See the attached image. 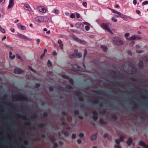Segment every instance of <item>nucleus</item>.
Here are the masks:
<instances>
[{
  "mask_svg": "<svg viewBox=\"0 0 148 148\" xmlns=\"http://www.w3.org/2000/svg\"><path fill=\"white\" fill-rule=\"evenodd\" d=\"M66 88L68 89H71L72 88V86L69 84H67L66 86Z\"/></svg>",
  "mask_w": 148,
  "mask_h": 148,
  "instance_id": "34",
  "label": "nucleus"
},
{
  "mask_svg": "<svg viewBox=\"0 0 148 148\" xmlns=\"http://www.w3.org/2000/svg\"><path fill=\"white\" fill-rule=\"evenodd\" d=\"M105 101L102 100L101 101H100L98 99H90L88 103L94 106L97 107H99L102 108L106 106L111 107L110 105H108L106 104L105 103Z\"/></svg>",
  "mask_w": 148,
  "mask_h": 148,
  "instance_id": "1",
  "label": "nucleus"
},
{
  "mask_svg": "<svg viewBox=\"0 0 148 148\" xmlns=\"http://www.w3.org/2000/svg\"><path fill=\"white\" fill-rule=\"evenodd\" d=\"M116 71L113 70H111V73L113 74H115L116 73Z\"/></svg>",
  "mask_w": 148,
  "mask_h": 148,
  "instance_id": "52",
  "label": "nucleus"
},
{
  "mask_svg": "<svg viewBox=\"0 0 148 148\" xmlns=\"http://www.w3.org/2000/svg\"><path fill=\"white\" fill-rule=\"evenodd\" d=\"M18 115L19 117L22 116L25 119H26L27 118V116L26 115H24L19 113L18 114Z\"/></svg>",
  "mask_w": 148,
  "mask_h": 148,
  "instance_id": "25",
  "label": "nucleus"
},
{
  "mask_svg": "<svg viewBox=\"0 0 148 148\" xmlns=\"http://www.w3.org/2000/svg\"><path fill=\"white\" fill-rule=\"evenodd\" d=\"M132 139L131 138H129L128 140L126 141V143L128 145L130 146L132 143Z\"/></svg>",
  "mask_w": 148,
  "mask_h": 148,
  "instance_id": "15",
  "label": "nucleus"
},
{
  "mask_svg": "<svg viewBox=\"0 0 148 148\" xmlns=\"http://www.w3.org/2000/svg\"><path fill=\"white\" fill-rule=\"evenodd\" d=\"M110 9V10H111L112 12H113V13L116 14H118V15H121V13H120L119 12H118L112 9L111 8Z\"/></svg>",
  "mask_w": 148,
  "mask_h": 148,
  "instance_id": "22",
  "label": "nucleus"
},
{
  "mask_svg": "<svg viewBox=\"0 0 148 148\" xmlns=\"http://www.w3.org/2000/svg\"><path fill=\"white\" fill-rule=\"evenodd\" d=\"M130 80L132 81V82H137V79L133 77H130Z\"/></svg>",
  "mask_w": 148,
  "mask_h": 148,
  "instance_id": "39",
  "label": "nucleus"
},
{
  "mask_svg": "<svg viewBox=\"0 0 148 148\" xmlns=\"http://www.w3.org/2000/svg\"><path fill=\"white\" fill-rule=\"evenodd\" d=\"M72 66L74 70L75 71H82L84 70V69L80 68L79 66L76 64H74L72 65Z\"/></svg>",
  "mask_w": 148,
  "mask_h": 148,
  "instance_id": "6",
  "label": "nucleus"
},
{
  "mask_svg": "<svg viewBox=\"0 0 148 148\" xmlns=\"http://www.w3.org/2000/svg\"><path fill=\"white\" fill-rule=\"evenodd\" d=\"M93 114V119L95 121H96L98 120V116L97 113L95 112L94 111L92 113Z\"/></svg>",
  "mask_w": 148,
  "mask_h": 148,
  "instance_id": "9",
  "label": "nucleus"
},
{
  "mask_svg": "<svg viewBox=\"0 0 148 148\" xmlns=\"http://www.w3.org/2000/svg\"><path fill=\"white\" fill-rule=\"evenodd\" d=\"M5 1V0H0V4H3Z\"/></svg>",
  "mask_w": 148,
  "mask_h": 148,
  "instance_id": "62",
  "label": "nucleus"
},
{
  "mask_svg": "<svg viewBox=\"0 0 148 148\" xmlns=\"http://www.w3.org/2000/svg\"><path fill=\"white\" fill-rule=\"evenodd\" d=\"M78 99L79 100L82 102H83L84 101V98L82 97H79L78 98Z\"/></svg>",
  "mask_w": 148,
  "mask_h": 148,
  "instance_id": "53",
  "label": "nucleus"
},
{
  "mask_svg": "<svg viewBox=\"0 0 148 148\" xmlns=\"http://www.w3.org/2000/svg\"><path fill=\"white\" fill-rule=\"evenodd\" d=\"M111 118L113 119L114 120H116L117 119V117L116 116H111Z\"/></svg>",
  "mask_w": 148,
  "mask_h": 148,
  "instance_id": "38",
  "label": "nucleus"
},
{
  "mask_svg": "<svg viewBox=\"0 0 148 148\" xmlns=\"http://www.w3.org/2000/svg\"><path fill=\"white\" fill-rule=\"evenodd\" d=\"M49 137L52 143H54L56 141V139L53 136L51 135H50L49 136Z\"/></svg>",
  "mask_w": 148,
  "mask_h": 148,
  "instance_id": "17",
  "label": "nucleus"
},
{
  "mask_svg": "<svg viewBox=\"0 0 148 148\" xmlns=\"http://www.w3.org/2000/svg\"><path fill=\"white\" fill-rule=\"evenodd\" d=\"M123 136H121L119 138V140L120 141L122 142L123 140Z\"/></svg>",
  "mask_w": 148,
  "mask_h": 148,
  "instance_id": "63",
  "label": "nucleus"
},
{
  "mask_svg": "<svg viewBox=\"0 0 148 148\" xmlns=\"http://www.w3.org/2000/svg\"><path fill=\"white\" fill-rule=\"evenodd\" d=\"M113 102L115 104H117L118 105H120L121 107H122V105L120 103H119V102L116 101V100H114L113 101Z\"/></svg>",
  "mask_w": 148,
  "mask_h": 148,
  "instance_id": "29",
  "label": "nucleus"
},
{
  "mask_svg": "<svg viewBox=\"0 0 148 148\" xmlns=\"http://www.w3.org/2000/svg\"><path fill=\"white\" fill-rule=\"evenodd\" d=\"M76 25L77 28L82 29L84 28V25L80 23H76Z\"/></svg>",
  "mask_w": 148,
  "mask_h": 148,
  "instance_id": "12",
  "label": "nucleus"
},
{
  "mask_svg": "<svg viewBox=\"0 0 148 148\" xmlns=\"http://www.w3.org/2000/svg\"><path fill=\"white\" fill-rule=\"evenodd\" d=\"M75 94L77 96H80L82 94V92L79 90H76L75 91Z\"/></svg>",
  "mask_w": 148,
  "mask_h": 148,
  "instance_id": "27",
  "label": "nucleus"
},
{
  "mask_svg": "<svg viewBox=\"0 0 148 148\" xmlns=\"http://www.w3.org/2000/svg\"><path fill=\"white\" fill-rule=\"evenodd\" d=\"M76 56L75 54H73L70 55L69 57L71 58H73L75 57Z\"/></svg>",
  "mask_w": 148,
  "mask_h": 148,
  "instance_id": "48",
  "label": "nucleus"
},
{
  "mask_svg": "<svg viewBox=\"0 0 148 148\" xmlns=\"http://www.w3.org/2000/svg\"><path fill=\"white\" fill-rule=\"evenodd\" d=\"M14 99H16L17 100H23L27 101L28 100V98L23 94H20L19 95L16 94L13 96Z\"/></svg>",
  "mask_w": 148,
  "mask_h": 148,
  "instance_id": "2",
  "label": "nucleus"
},
{
  "mask_svg": "<svg viewBox=\"0 0 148 148\" xmlns=\"http://www.w3.org/2000/svg\"><path fill=\"white\" fill-rule=\"evenodd\" d=\"M75 16L74 14L72 13L71 14L70 17L71 18H73L75 17Z\"/></svg>",
  "mask_w": 148,
  "mask_h": 148,
  "instance_id": "50",
  "label": "nucleus"
},
{
  "mask_svg": "<svg viewBox=\"0 0 148 148\" xmlns=\"http://www.w3.org/2000/svg\"><path fill=\"white\" fill-rule=\"evenodd\" d=\"M14 5V0H10L9 3L8 7V8L9 9L12 7Z\"/></svg>",
  "mask_w": 148,
  "mask_h": 148,
  "instance_id": "13",
  "label": "nucleus"
},
{
  "mask_svg": "<svg viewBox=\"0 0 148 148\" xmlns=\"http://www.w3.org/2000/svg\"><path fill=\"white\" fill-rule=\"evenodd\" d=\"M112 40L114 44L115 45H120L124 44L123 41L118 37L114 38H113Z\"/></svg>",
  "mask_w": 148,
  "mask_h": 148,
  "instance_id": "3",
  "label": "nucleus"
},
{
  "mask_svg": "<svg viewBox=\"0 0 148 148\" xmlns=\"http://www.w3.org/2000/svg\"><path fill=\"white\" fill-rule=\"evenodd\" d=\"M106 113V111L105 110H103L102 112H100V114H105Z\"/></svg>",
  "mask_w": 148,
  "mask_h": 148,
  "instance_id": "59",
  "label": "nucleus"
},
{
  "mask_svg": "<svg viewBox=\"0 0 148 148\" xmlns=\"http://www.w3.org/2000/svg\"><path fill=\"white\" fill-rule=\"evenodd\" d=\"M24 8L26 10L30 11L32 10L31 8H30L29 5L27 4H25L24 5Z\"/></svg>",
  "mask_w": 148,
  "mask_h": 148,
  "instance_id": "14",
  "label": "nucleus"
},
{
  "mask_svg": "<svg viewBox=\"0 0 148 148\" xmlns=\"http://www.w3.org/2000/svg\"><path fill=\"white\" fill-rule=\"evenodd\" d=\"M139 108V107L138 106H135L133 108L131 109V110L133 112H135L137 110H138V108Z\"/></svg>",
  "mask_w": 148,
  "mask_h": 148,
  "instance_id": "21",
  "label": "nucleus"
},
{
  "mask_svg": "<svg viewBox=\"0 0 148 148\" xmlns=\"http://www.w3.org/2000/svg\"><path fill=\"white\" fill-rule=\"evenodd\" d=\"M99 123L101 125H106L108 123L107 122L104 121L102 119H100V120Z\"/></svg>",
  "mask_w": 148,
  "mask_h": 148,
  "instance_id": "18",
  "label": "nucleus"
},
{
  "mask_svg": "<svg viewBox=\"0 0 148 148\" xmlns=\"http://www.w3.org/2000/svg\"><path fill=\"white\" fill-rule=\"evenodd\" d=\"M62 133L64 134L66 137H68L69 136V133L68 131H65L63 130L62 131Z\"/></svg>",
  "mask_w": 148,
  "mask_h": 148,
  "instance_id": "23",
  "label": "nucleus"
},
{
  "mask_svg": "<svg viewBox=\"0 0 148 148\" xmlns=\"http://www.w3.org/2000/svg\"><path fill=\"white\" fill-rule=\"evenodd\" d=\"M0 31L3 33H5V30L3 28H2L0 26Z\"/></svg>",
  "mask_w": 148,
  "mask_h": 148,
  "instance_id": "46",
  "label": "nucleus"
},
{
  "mask_svg": "<svg viewBox=\"0 0 148 148\" xmlns=\"http://www.w3.org/2000/svg\"><path fill=\"white\" fill-rule=\"evenodd\" d=\"M101 48L103 49V51H104L105 52H106L107 50L108 49L107 47L103 45H102L101 46Z\"/></svg>",
  "mask_w": 148,
  "mask_h": 148,
  "instance_id": "26",
  "label": "nucleus"
},
{
  "mask_svg": "<svg viewBox=\"0 0 148 148\" xmlns=\"http://www.w3.org/2000/svg\"><path fill=\"white\" fill-rule=\"evenodd\" d=\"M41 136L42 138L44 139H45L46 137V135L45 134H42Z\"/></svg>",
  "mask_w": 148,
  "mask_h": 148,
  "instance_id": "61",
  "label": "nucleus"
},
{
  "mask_svg": "<svg viewBox=\"0 0 148 148\" xmlns=\"http://www.w3.org/2000/svg\"><path fill=\"white\" fill-rule=\"evenodd\" d=\"M141 38V37L139 35H133L130 37L127 38V39L130 40H134L140 39Z\"/></svg>",
  "mask_w": 148,
  "mask_h": 148,
  "instance_id": "7",
  "label": "nucleus"
},
{
  "mask_svg": "<svg viewBox=\"0 0 148 148\" xmlns=\"http://www.w3.org/2000/svg\"><path fill=\"white\" fill-rule=\"evenodd\" d=\"M49 89L51 92H53L54 90V89L52 87H49Z\"/></svg>",
  "mask_w": 148,
  "mask_h": 148,
  "instance_id": "54",
  "label": "nucleus"
},
{
  "mask_svg": "<svg viewBox=\"0 0 148 148\" xmlns=\"http://www.w3.org/2000/svg\"><path fill=\"white\" fill-rule=\"evenodd\" d=\"M120 17L123 18L125 21H127V18L124 15L121 14V15H120Z\"/></svg>",
  "mask_w": 148,
  "mask_h": 148,
  "instance_id": "28",
  "label": "nucleus"
},
{
  "mask_svg": "<svg viewBox=\"0 0 148 148\" xmlns=\"http://www.w3.org/2000/svg\"><path fill=\"white\" fill-rule=\"evenodd\" d=\"M60 120L62 121H66L65 117H62L60 118Z\"/></svg>",
  "mask_w": 148,
  "mask_h": 148,
  "instance_id": "42",
  "label": "nucleus"
},
{
  "mask_svg": "<svg viewBox=\"0 0 148 148\" xmlns=\"http://www.w3.org/2000/svg\"><path fill=\"white\" fill-rule=\"evenodd\" d=\"M27 122L26 123L27 126L28 127H32V123L30 121H27Z\"/></svg>",
  "mask_w": 148,
  "mask_h": 148,
  "instance_id": "24",
  "label": "nucleus"
},
{
  "mask_svg": "<svg viewBox=\"0 0 148 148\" xmlns=\"http://www.w3.org/2000/svg\"><path fill=\"white\" fill-rule=\"evenodd\" d=\"M115 141H116V143L117 144V145H119L120 143V141L118 139H116V140H115Z\"/></svg>",
  "mask_w": 148,
  "mask_h": 148,
  "instance_id": "57",
  "label": "nucleus"
},
{
  "mask_svg": "<svg viewBox=\"0 0 148 148\" xmlns=\"http://www.w3.org/2000/svg\"><path fill=\"white\" fill-rule=\"evenodd\" d=\"M138 66L141 69H142L143 68V62L142 61H140L139 63L138 64Z\"/></svg>",
  "mask_w": 148,
  "mask_h": 148,
  "instance_id": "19",
  "label": "nucleus"
},
{
  "mask_svg": "<svg viewBox=\"0 0 148 148\" xmlns=\"http://www.w3.org/2000/svg\"><path fill=\"white\" fill-rule=\"evenodd\" d=\"M101 27L106 29V30L108 31L109 33H112V32L111 30L110 29L108 25H107L106 24H105L104 23H102L101 24Z\"/></svg>",
  "mask_w": 148,
  "mask_h": 148,
  "instance_id": "5",
  "label": "nucleus"
},
{
  "mask_svg": "<svg viewBox=\"0 0 148 148\" xmlns=\"http://www.w3.org/2000/svg\"><path fill=\"white\" fill-rule=\"evenodd\" d=\"M62 77L63 78L68 80L70 78L67 75H62Z\"/></svg>",
  "mask_w": 148,
  "mask_h": 148,
  "instance_id": "40",
  "label": "nucleus"
},
{
  "mask_svg": "<svg viewBox=\"0 0 148 148\" xmlns=\"http://www.w3.org/2000/svg\"><path fill=\"white\" fill-rule=\"evenodd\" d=\"M39 11L42 13H45L46 12L47 10L46 8L44 6H40L39 8Z\"/></svg>",
  "mask_w": 148,
  "mask_h": 148,
  "instance_id": "10",
  "label": "nucleus"
},
{
  "mask_svg": "<svg viewBox=\"0 0 148 148\" xmlns=\"http://www.w3.org/2000/svg\"><path fill=\"white\" fill-rule=\"evenodd\" d=\"M45 127V124L44 123H42L40 124L39 127L40 128H42Z\"/></svg>",
  "mask_w": 148,
  "mask_h": 148,
  "instance_id": "44",
  "label": "nucleus"
},
{
  "mask_svg": "<svg viewBox=\"0 0 148 148\" xmlns=\"http://www.w3.org/2000/svg\"><path fill=\"white\" fill-rule=\"evenodd\" d=\"M47 65L48 67H51L52 66V63L49 60H48Z\"/></svg>",
  "mask_w": 148,
  "mask_h": 148,
  "instance_id": "35",
  "label": "nucleus"
},
{
  "mask_svg": "<svg viewBox=\"0 0 148 148\" xmlns=\"http://www.w3.org/2000/svg\"><path fill=\"white\" fill-rule=\"evenodd\" d=\"M148 4V1H146L143 2L142 4V5H147Z\"/></svg>",
  "mask_w": 148,
  "mask_h": 148,
  "instance_id": "49",
  "label": "nucleus"
},
{
  "mask_svg": "<svg viewBox=\"0 0 148 148\" xmlns=\"http://www.w3.org/2000/svg\"><path fill=\"white\" fill-rule=\"evenodd\" d=\"M58 145L57 143H54V146L53 147L56 148H58Z\"/></svg>",
  "mask_w": 148,
  "mask_h": 148,
  "instance_id": "55",
  "label": "nucleus"
},
{
  "mask_svg": "<svg viewBox=\"0 0 148 148\" xmlns=\"http://www.w3.org/2000/svg\"><path fill=\"white\" fill-rule=\"evenodd\" d=\"M74 114L76 115H78L79 114V111L78 110H76L74 112Z\"/></svg>",
  "mask_w": 148,
  "mask_h": 148,
  "instance_id": "47",
  "label": "nucleus"
},
{
  "mask_svg": "<svg viewBox=\"0 0 148 148\" xmlns=\"http://www.w3.org/2000/svg\"><path fill=\"white\" fill-rule=\"evenodd\" d=\"M40 84L39 83H37L35 84V87L36 88H38L40 86Z\"/></svg>",
  "mask_w": 148,
  "mask_h": 148,
  "instance_id": "41",
  "label": "nucleus"
},
{
  "mask_svg": "<svg viewBox=\"0 0 148 148\" xmlns=\"http://www.w3.org/2000/svg\"><path fill=\"white\" fill-rule=\"evenodd\" d=\"M139 144L140 146H143L145 143H144L143 141H140L139 142Z\"/></svg>",
  "mask_w": 148,
  "mask_h": 148,
  "instance_id": "32",
  "label": "nucleus"
},
{
  "mask_svg": "<svg viewBox=\"0 0 148 148\" xmlns=\"http://www.w3.org/2000/svg\"><path fill=\"white\" fill-rule=\"evenodd\" d=\"M76 134H73L72 136V138L73 139H75L76 137Z\"/></svg>",
  "mask_w": 148,
  "mask_h": 148,
  "instance_id": "56",
  "label": "nucleus"
},
{
  "mask_svg": "<svg viewBox=\"0 0 148 148\" xmlns=\"http://www.w3.org/2000/svg\"><path fill=\"white\" fill-rule=\"evenodd\" d=\"M90 91L93 93H97L98 95H101L99 93H97V90H90Z\"/></svg>",
  "mask_w": 148,
  "mask_h": 148,
  "instance_id": "31",
  "label": "nucleus"
},
{
  "mask_svg": "<svg viewBox=\"0 0 148 148\" xmlns=\"http://www.w3.org/2000/svg\"><path fill=\"white\" fill-rule=\"evenodd\" d=\"M62 114L66 116L68 115V114L66 112H63L62 113Z\"/></svg>",
  "mask_w": 148,
  "mask_h": 148,
  "instance_id": "51",
  "label": "nucleus"
},
{
  "mask_svg": "<svg viewBox=\"0 0 148 148\" xmlns=\"http://www.w3.org/2000/svg\"><path fill=\"white\" fill-rule=\"evenodd\" d=\"M21 28L23 30H25L26 29V27L23 25H21Z\"/></svg>",
  "mask_w": 148,
  "mask_h": 148,
  "instance_id": "58",
  "label": "nucleus"
},
{
  "mask_svg": "<svg viewBox=\"0 0 148 148\" xmlns=\"http://www.w3.org/2000/svg\"><path fill=\"white\" fill-rule=\"evenodd\" d=\"M69 80L70 83L72 85L74 84V82L72 78H70Z\"/></svg>",
  "mask_w": 148,
  "mask_h": 148,
  "instance_id": "36",
  "label": "nucleus"
},
{
  "mask_svg": "<svg viewBox=\"0 0 148 148\" xmlns=\"http://www.w3.org/2000/svg\"><path fill=\"white\" fill-rule=\"evenodd\" d=\"M14 73L17 74H22L23 73L24 71L18 68H16L14 70Z\"/></svg>",
  "mask_w": 148,
  "mask_h": 148,
  "instance_id": "8",
  "label": "nucleus"
},
{
  "mask_svg": "<svg viewBox=\"0 0 148 148\" xmlns=\"http://www.w3.org/2000/svg\"><path fill=\"white\" fill-rule=\"evenodd\" d=\"M97 134L91 135L90 137L91 140H95L97 138Z\"/></svg>",
  "mask_w": 148,
  "mask_h": 148,
  "instance_id": "16",
  "label": "nucleus"
},
{
  "mask_svg": "<svg viewBox=\"0 0 148 148\" xmlns=\"http://www.w3.org/2000/svg\"><path fill=\"white\" fill-rule=\"evenodd\" d=\"M36 19L37 21L40 23L46 22L48 20L47 17L45 16H37Z\"/></svg>",
  "mask_w": 148,
  "mask_h": 148,
  "instance_id": "4",
  "label": "nucleus"
},
{
  "mask_svg": "<svg viewBox=\"0 0 148 148\" xmlns=\"http://www.w3.org/2000/svg\"><path fill=\"white\" fill-rule=\"evenodd\" d=\"M53 12L56 14L58 15L59 13V10L57 9L55 10Z\"/></svg>",
  "mask_w": 148,
  "mask_h": 148,
  "instance_id": "43",
  "label": "nucleus"
},
{
  "mask_svg": "<svg viewBox=\"0 0 148 148\" xmlns=\"http://www.w3.org/2000/svg\"><path fill=\"white\" fill-rule=\"evenodd\" d=\"M144 60L146 62L148 61V56H145L144 58Z\"/></svg>",
  "mask_w": 148,
  "mask_h": 148,
  "instance_id": "60",
  "label": "nucleus"
},
{
  "mask_svg": "<svg viewBox=\"0 0 148 148\" xmlns=\"http://www.w3.org/2000/svg\"><path fill=\"white\" fill-rule=\"evenodd\" d=\"M79 136L81 137H83L84 136V134L83 133H81L79 134Z\"/></svg>",
  "mask_w": 148,
  "mask_h": 148,
  "instance_id": "64",
  "label": "nucleus"
},
{
  "mask_svg": "<svg viewBox=\"0 0 148 148\" xmlns=\"http://www.w3.org/2000/svg\"><path fill=\"white\" fill-rule=\"evenodd\" d=\"M43 116L44 117L47 118L48 117V114L47 112H44L43 114Z\"/></svg>",
  "mask_w": 148,
  "mask_h": 148,
  "instance_id": "45",
  "label": "nucleus"
},
{
  "mask_svg": "<svg viewBox=\"0 0 148 148\" xmlns=\"http://www.w3.org/2000/svg\"><path fill=\"white\" fill-rule=\"evenodd\" d=\"M28 67L29 69L30 70H31V71H32L34 72V73H36V70H34V69H33L31 66H29Z\"/></svg>",
  "mask_w": 148,
  "mask_h": 148,
  "instance_id": "33",
  "label": "nucleus"
},
{
  "mask_svg": "<svg viewBox=\"0 0 148 148\" xmlns=\"http://www.w3.org/2000/svg\"><path fill=\"white\" fill-rule=\"evenodd\" d=\"M57 89L61 91H64L63 88L61 87H58L57 88Z\"/></svg>",
  "mask_w": 148,
  "mask_h": 148,
  "instance_id": "30",
  "label": "nucleus"
},
{
  "mask_svg": "<svg viewBox=\"0 0 148 148\" xmlns=\"http://www.w3.org/2000/svg\"><path fill=\"white\" fill-rule=\"evenodd\" d=\"M18 36L21 38L25 39L27 38V37L24 35L19 34H18Z\"/></svg>",
  "mask_w": 148,
  "mask_h": 148,
  "instance_id": "20",
  "label": "nucleus"
},
{
  "mask_svg": "<svg viewBox=\"0 0 148 148\" xmlns=\"http://www.w3.org/2000/svg\"><path fill=\"white\" fill-rule=\"evenodd\" d=\"M76 56H77L78 58H80L82 56V54L81 53H77L75 54Z\"/></svg>",
  "mask_w": 148,
  "mask_h": 148,
  "instance_id": "37",
  "label": "nucleus"
},
{
  "mask_svg": "<svg viewBox=\"0 0 148 148\" xmlns=\"http://www.w3.org/2000/svg\"><path fill=\"white\" fill-rule=\"evenodd\" d=\"M109 81L111 83H112L113 84V86L114 87V89H116L117 90H119V88H116V87L117 84L116 83V81L113 82V81H111L110 80Z\"/></svg>",
  "mask_w": 148,
  "mask_h": 148,
  "instance_id": "11",
  "label": "nucleus"
}]
</instances>
